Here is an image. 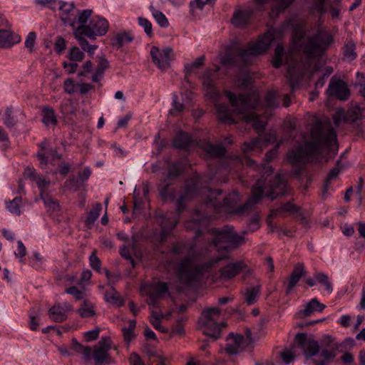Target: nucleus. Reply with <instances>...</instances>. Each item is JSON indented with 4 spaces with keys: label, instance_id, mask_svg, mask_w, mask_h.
<instances>
[{
    "label": "nucleus",
    "instance_id": "f257e3e1",
    "mask_svg": "<svg viewBox=\"0 0 365 365\" xmlns=\"http://www.w3.org/2000/svg\"><path fill=\"white\" fill-rule=\"evenodd\" d=\"M292 49L286 55L288 78L290 86L294 90L299 78L306 72H314L311 64L321 56L331 43L332 36L327 31L319 30L310 36L307 34L302 22L292 25Z\"/></svg>",
    "mask_w": 365,
    "mask_h": 365
},
{
    "label": "nucleus",
    "instance_id": "f03ea898",
    "mask_svg": "<svg viewBox=\"0 0 365 365\" xmlns=\"http://www.w3.org/2000/svg\"><path fill=\"white\" fill-rule=\"evenodd\" d=\"M212 74L207 71L202 78L203 87L205 90V96L215 103V107L219 119L225 123H236L235 117L244 120L246 123H251L254 129L257 132L262 131L266 122V116H259V94L254 92L248 96L240 95L235 96L230 91H225V94L232 107V110L228 109L226 105L217 104L220 98V94L213 84Z\"/></svg>",
    "mask_w": 365,
    "mask_h": 365
},
{
    "label": "nucleus",
    "instance_id": "7ed1b4c3",
    "mask_svg": "<svg viewBox=\"0 0 365 365\" xmlns=\"http://www.w3.org/2000/svg\"><path fill=\"white\" fill-rule=\"evenodd\" d=\"M325 148L334 154L336 153V134L332 128L329 129L326 133L322 132L321 125L316 123L312 128L310 140H305L304 145H300L296 150L289 151L287 158L293 166L305 164L318 158Z\"/></svg>",
    "mask_w": 365,
    "mask_h": 365
},
{
    "label": "nucleus",
    "instance_id": "20e7f679",
    "mask_svg": "<svg viewBox=\"0 0 365 365\" xmlns=\"http://www.w3.org/2000/svg\"><path fill=\"white\" fill-rule=\"evenodd\" d=\"M241 164L255 170H257L262 174V178L257 180L256 185L252 189V195L245 204L246 207L257 203L264 195H266L267 197L273 200L278 195H284L285 193L287 184L282 179L279 175H277L274 178V185L270 186L269 189H267L264 187L266 178L272 175L273 172L272 168L269 165L266 164L259 166L254 160L249 158H244L241 160Z\"/></svg>",
    "mask_w": 365,
    "mask_h": 365
},
{
    "label": "nucleus",
    "instance_id": "39448f33",
    "mask_svg": "<svg viewBox=\"0 0 365 365\" xmlns=\"http://www.w3.org/2000/svg\"><path fill=\"white\" fill-rule=\"evenodd\" d=\"M141 292L148 297V304L151 309L150 322L157 330L165 332L166 329L160 324L163 320L169 319L172 312H164L161 309L157 310L155 305L168 294L167 284L156 282L145 284L141 287Z\"/></svg>",
    "mask_w": 365,
    "mask_h": 365
},
{
    "label": "nucleus",
    "instance_id": "423d86ee",
    "mask_svg": "<svg viewBox=\"0 0 365 365\" xmlns=\"http://www.w3.org/2000/svg\"><path fill=\"white\" fill-rule=\"evenodd\" d=\"M285 27L282 29H269L255 41L250 42L247 48L237 51L238 60L247 63L250 58L262 54L267 51L272 42L282 38Z\"/></svg>",
    "mask_w": 365,
    "mask_h": 365
},
{
    "label": "nucleus",
    "instance_id": "0eeeda50",
    "mask_svg": "<svg viewBox=\"0 0 365 365\" xmlns=\"http://www.w3.org/2000/svg\"><path fill=\"white\" fill-rule=\"evenodd\" d=\"M199 325L202 331L214 339L220 337L222 328L225 326L220 321V310L217 308H208L203 310L199 319Z\"/></svg>",
    "mask_w": 365,
    "mask_h": 365
},
{
    "label": "nucleus",
    "instance_id": "6e6552de",
    "mask_svg": "<svg viewBox=\"0 0 365 365\" xmlns=\"http://www.w3.org/2000/svg\"><path fill=\"white\" fill-rule=\"evenodd\" d=\"M212 263L213 262H211L209 264L201 265L195 259L185 260L179 268L178 275L180 282L187 285L192 284L195 281L200 279L201 276L210 272Z\"/></svg>",
    "mask_w": 365,
    "mask_h": 365
},
{
    "label": "nucleus",
    "instance_id": "1a4fd4ad",
    "mask_svg": "<svg viewBox=\"0 0 365 365\" xmlns=\"http://www.w3.org/2000/svg\"><path fill=\"white\" fill-rule=\"evenodd\" d=\"M203 193L207 195V207H212L216 213H220L221 209H224L227 212H237V202L240 200V195L237 192H232L224 199L223 203L219 202L220 198L217 196L221 195V192L218 190H210L204 187Z\"/></svg>",
    "mask_w": 365,
    "mask_h": 365
},
{
    "label": "nucleus",
    "instance_id": "9d476101",
    "mask_svg": "<svg viewBox=\"0 0 365 365\" xmlns=\"http://www.w3.org/2000/svg\"><path fill=\"white\" fill-rule=\"evenodd\" d=\"M212 246L217 249L226 251L232 247H236L244 242L242 237L236 234L233 228L226 226L221 230H213Z\"/></svg>",
    "mask_w": 365,
    "mask_h": 365
},
{
    "label": "nucleus",
    "instance_id": "9b49d317",
    "mask_svg": "<svg viewBox=\"0 0 365 365\" xmlns=\"http://www.w3.org/2000/svg\"><path fill=\"white\" fill-rule=\"evenodd\" d=\"M79 26L85 31L86 36L91 39H95L96 36H102L107 33L109 24L106 19L99 16H94L87 26Z\"/></svg>",
    "mask_w": 365,
    "mask_h": 365
},
{
    "label": "nucleus",
    "instance_id": "f8f14e48",
    "mask_svg": "<svg viewBox=\"0 0 365 365\" xmlns=\"http://www.w3.org/2000/svg\"><path fill=\"white\" fill-rule=\"evenodd\" d=\"M150 54L153 63L162 71H166L170 68V61L174 58L173 49L169 47L160 49L157 46H153Z\"/></svg>",
    "mask_w": 365,
    "mask_h": 365
},
{
    "label": "nucleus",
    "instance_id": "ddd939ff",
    "mask_svg": "<svg viewBox=\"0 0 365 365\" xmlns=\"http://www.w3.org/2000/svg\"><path fill=\"white\" fill-rule=\"evenodd\" d=\"M295 341L303 351L304 355L308 359L316 355L319 350L318 342L311 337H307L305 334H298L295 336Z\"/></svg>",
    "mask_w": 365,
    "mask_h": 365
},
{
    "label": "nucleus",
    "instance_id": "4468645a",
    "mask_svg": "<svg viewBox=\"0 0 365 365\" xmlns=\"http://www.w3.org/2000/svg\"><path fill=\"white\" fill-rule=\"evenodd\" d=\"M327 91L330 96L339 100H346L349 96V90L346 84L344 81L334 78L331 79Z\"/></svg>",
    "mask_w": 365,
    "mask_h": 365
},
{
    "label": "nucleus",
    "instance_id": "2eb2a0df",
    "mask_svg": "<svg viewBox=\"0 0 365 365\" xmlns=\"http://www.w3.org/2000/svg\"><path fill=\"white\" fill-rule=\"evenodd\" d=\"M276 139V134L274 133H267L263 138L260 137L252 140L250 143H245L243 151L249 152L257 149L261 151L268 144L274 143Z\"/></svg>",
    "mask_w": 365,
    "mask_h": 365
},
{
    "label": "nucleus",
    "instance_id": "dca6fc26",
    "mask_svg": "<svg viewBox=\"0 0 365 365\" xmlns=\"http://www.w3.org/2000/svg\"><path fill=\"white\" fill-rule=\"evenodd\" d=\"M59 16L64 24L75 26L76 24L77 11L74 4L69 2H62L59 9Z\"/></svg>",
    "mask_w": 365,
    "mask_h": 365
},
{
    "label": "nucleus",
    "instance_id": "f3484780",
    "mask_svg": "<svg viewBox=\"0 0 365 365\" xmlns=\"http://www.w3.org/2000/svg\"><path fill=\"white\" fill-rule=\"evenodd\" d=\"M110 348V340L109 338H103L93 350V359L96 363H103L107 361L108 351Z\"/></svg>",
    "mask_w": 365,
    "mask_h": 365
},
{
    "label": "nucleus",
    "instance_id": "a211bd4d",
    "mask_svg": "<svg viewBox=\"0 0 365 365\" xmlns=\"http://www.w3.org/2000/svg\"><path fill=\"white\" fill-rule=\"evenodd\" d=\"M72 306L68 303L54 304L48 312L49 317L54 322H62L67 319L68 312L71 311Z\"/></svg>",
    "mask_w": 365,
    "mask_h": 365
},
{
    "label": "nucleus",
    "instance_id": "6ab92c4d",
    "mask_svg": "<svg viewBox=\"0 0 365 365\" xmlns=\"http://www.w3.org/2000/svg\"><path fill=\"white\" fill-rule=\"evenodd\" d=\"M227 343L225 349L228 354H235L244 349L245 340L241 335L230 334L227 339Z\"/></svg>",
    "mask_w": 365,
    "mask_h": 365
},
{
    "label": "nucleus",
    "instance_id": "aec40b11",
    "mask_svg": "<svg viewBox=\"0 0 365 365\" xmlns=\"http://www.w3.org/2000/svg\"><path fill=\"white\" fill-rule=\"evenodd\" d=\"M158 222L160 223L162 230L158 237L160 241H163L166 235L175 227L178 220L175 217H160Z\"/></svg>",
    "mask_w": 365,
    "mask_h": 365
},
{
    "label": "nucleus",
    "instance_id": "412c9836",
    "mask_svg": "<svg viewBox=\"0 0 365 365\" xmlns=\"http://www.w3.org/2000/svg\"><path fill=\"white\" fill-rule=\"evenodd\" d=\"M245 264L242 262H236L230 264L220 270V277L230 279L236 276L242 270Z\"/></svg>",
    "mask_w": 365,
    "mask_h": 365
},
{
    "label": "nucleus",
    "instance_id": "4be33fe9",
    "mask_svg": "<svg viewBox=\"0 0 365 365\" xmlns=\"http://www.w3.org/2000/svg\"><path fill=\"white\" fill-rule=\"evenodd\" d=\"M42 123L48 128H53L57 125L58 120L53 108L50 107L42 108Z\"/></svg>",
    "mask_w": 365,
    "mask_h": 365
},
{
    "label": "nucleus",
    "instance_id": "5701e85b",
    "mask_svg": "<svg viewBox=\"0 0 365 365\" xmlns=\"http://www.w3.org/2000/svg\"><path fill=\"white\" fill-rule=\"evenodd\" d=\"M252 14V11L236 10L234 12L233 17L232 19V23L236 26H244L247 24Z\"/></svg>",
    "mask_w": 365,
    "mask_h": 365
},
{
    "label": "nucleus",
    "instance_id": "b1692460",
    "mask_svg": "<svg viewBox=\"0 0 365 365\" xmlns=\"http://www.w3.org/2000/svg\"><path fill=\"white\" fill-rule=\"evenodd\" d=\"M304 274V268L303 264H297L292 271L287 285V292L289 294L292 291V289L294 288V287L297 284V283L299 282L300 278L302 277V275Z\"/></svg>",
    "mask_w": 365,
    "mask_h": 365
},
{
    "label": "nucleus",
    "instance_id": "393cba45",
    "mask_svg": "<svg viewBox=\"0 0 365 365\" xmlns=\"http://www.w3.org/2000/svg\"><path fill=\"white\" fill-rule=\"evenodd\" d=\"M78 314L83 318L91 317L95 315L96 309L94 304L88 299H83L81 307L78 309Z\"/></svg>",
    "mask_w": 365,
    "mask_h": 365
},
{
    "label": "nucleus",
    "instance_id": "a878e982",
    "mask_svg": "<svg viewBox=\"0 0 365 365\" xmlns=\"http://www.w3.org/2000/svg\"><path fill=\"white\" fill-rule=\"evenodd\" d=\"M200 146L207 154L212 157H222L225 154V150L222 145H215L208 142H205Z\"/></svg>",
    "mask_w": 365,
    "mask_h": 365
},
{
    "label": "nucleus",
    "instance_id": "bb28decb",
    "mask_svg": "<svg viewBox=\"0 0 365 365\" xmlns=\"http://www.w3.org/2000/svg\"><path fill=\"white\" fill-rule=\"evenodd\" d=\"M324 308V304L320 303L317 299L314 298L305 304L303 313L304 316L308 317L315 312H322Z\"/></svg>",
    "mask_w": 365,
    "mask_h": 365
},
{
    "label": "nucleus",
    "instance_id": "cd10ccee",
    "mask_svg": "<svg viewBox=\"0 0 365 365\" xmlns=\"http://www.w3.org/2000/svg\"><path fill=\"white\" fill-rule=\"evenodd\" d=\"M19 41V38H14L11 32L6 29L0 30V47H8Z\"/></svg>",
    "mask_w": 365,
    "mask_h": 365
},
{
    "label": "nucleus",
    "instance_id": "c85d7f7f",
    "mask_svg": "<svg viewBox=\"0 0 365 365\" xmlns=\"http://www.w3.org/2000/svg\"><path fill=\"white\" fill-rule=\"evenodd\" d=\"M260 294V287L256 286L247 288L244 294L245 301L248 305H252L257 302Z\"/></svg>",
    "mask_w": 365,
    "mask_h": 365
},
{
    "label": "nucleus",
    "instance_id": "c756f323",
    "mask_svg": "<svg viewBox=\"0 0 365 365\" xmlns=\"http://www.w3.org/2000/svg\"><path fill=\"white\" fill-rule=\"evenodd\" d=\"M105 299L107 302L114 304L117 307L123 305V299L120 294L113 288L107 290L105 294Z\"/></svg>",
    "mask_w": 365,
    "mask_h": 365
},
{
    "label": "nucleus",
    "instance_id": "7c9ffc66",
    "mask_svg": "<svg viewBox=\"0 0 365 365\" xmlns=\"http://www.w3.org/2000/svg\"><path fill=\"white\" fill-rule=\"evenodd\" d=\"M191 143L190 136L183 132L177 134L173 140V146L178 148H187Z\"/></svg>",
    "mask_w": 365,
    "mask_h": 365
},
{
    "label": "nucleus",
    "instance_id": "2f4dec72",
    "mask_svg": "<svg viewBox=\"0 0 365 365\" xmlns=\"http://www.w3.org/2000/svg\"><path fill=\"white\" fill-rule=\"evenodd\" d=\"M109 67L108 61L103 58H100L98 61V66L96 67V71L92 76V81L93 82H98L101 80L102 75L104 71Z\"/></svg>",
    "mask_w": 365,
    "mask_h": 365
},
{
    "label": "nucleus",
    "instance_id": "473e14b6",
    "mask_svg": "<svg viewBox=\"0 0 365 365\" xmlns=\"http://www.w3.org/2000/svg\"><path fill=\"white\" fill-rule=\"evenodd\" d=\"M150 10L153 18L158 25L162 28H167L169 26V21L165 15L160 11L156 9L153 4L150 6Z\"/></svg>",
    "mask_w": 365,
    "mask_h": 365
},
{
    "label": "nucleus",
    "instance_id": "72a5a7b5",
    "mask_svg": "<svg viewBox=\"0 0 365 365\" xmlns=\"http://www.w3.org/2000/svg\"><path fill=\"white\" fill-rule=\"evenodd\" d=\"M191 106V97L186 99L182 98V102L180 103L178 97H175L173 103V108L170 109V113L175 114L182 112L185 108Z\"/></svg>",
    "mask_w": 365,
    "mask_h": 365
},
{
    "label": "nucleus",
    "instance_id": "f704fd0d",
    "mask_svg": "<svg viewBox=\"0 0 365 365\" xmlns=\"http://www.w3.org/2000/svg\"><path fill=\"white\" fill-rule=\"evenodd\" d=\"M2 120L7 128H13L16 125L18 120L11 107L6 108L2 117Z\"/></svg>",
    "mask_w": 365,
    "mask_h": 365
},
{
    "label": "nucleus",
    "instance_id": "c9c22d12",
    "mask_svg": "<svg viewBox=\"0 0 365 365\" xmlns=\"http://www.w3.org/2000/svg\"><path fill=\"white\" fill-rule=\"evenodd\" d=\"M265 104L267 108H272L278 106V93L276 91H269L265 97Z\"/></svg>",
    "mask_w": 365,
    "mask_h": 365
},
{
    "label": "nucleus",
    "instance_id": "e433bc0d",
    "mask_svg": "<svg viewBox=\"0 0 365 365\" xmlns=\"http://www.w3.org/2000/svg\"><path fill=\"white\" fill-rule=\"evenodd\" d=\"M65 292L71 294L76 300L85 299L86 294L83 288L79 289L75 286H71L65 289Z\"/></svg>",
    "mask_w": 365,
    "mask_h": 365
},
{
    "label": "nucleus",
    "instance_id": "4c0bfd02",
    "mask_svg": "<svg viewBox=\"0 0 365 365\" xmlns=\"http://www.w3.org/2000/svg\"><path fill=\"white\" fill-rule=\"evenodd\" d=\"M135 321H130L128 327H123L122 329L123 335L124 340L129 344L130 341L135 337L134 329L135 328Z\"/></svg>",
    "mask_w": 365,
    "mask_h": 365
},
{
    "label": "nucleus",
    "instance_id": "58836bf2",
    "mask_svg": "<svg viewBox=\"0 0 365 365\" xmlns=\"http://www.w3.org/2000/svg\"><path fill=\"white\" fill-rule=\"evenodd\" d=\"M21 197H16L13 199V200L9 201L6 205V208L13 215H20L21 214Z\"/></svg>",
    "mask_w": 365,
    "mask_h": 365
},
{
    "label": "nucleus",
    "instance_id": "ea45409f",
    "mask_svg": "<svg viewBox=\"0 0 365 365\" xmlns=\"http://www.w3.org/2000/svg\"><path fill=\"white\" fill-rule=\"evenodd\" d=\"M315 278L317 282L324 287V290L328 294H330L332 292V286L327 275L324 273H317L315 274Z\"/></svg>",
    "mask_w": 365,
    "mask_h": 365
},
{
    "label": "nucleus",
    "instance_id": "a19ab883",
    "mask_svg": "<svg viewBox=\"0 0 365 365\" xmlns=\"http://www.w3.org/2000/svg\"><path fill=\"white\" fill-rule=\"evenodd\" d=\"M74 35L78 41L82 49L84 51L86 47L88 46L89 43L84 38L85 31L81 29L79 26L74 30Z\"/></svg>",
    "mask_w": 365,
    "mask_h": 365
},
{
    "label": "nucleus",
    "instance_id": "79ce46f5",
    "mask_svg": "<svg viewBox=\"0 0 365 365\" xmlns=\"http://www.w3.org/2000/svg\"><path fill=\"white\" fill-rule=\"evenodd\" d=\"M74 35L78 41L82 49L84 51L86 47L88 46L89 43L84 38L85 31L81 29L79 26L74 30Z\"/></svg>",
    "mask_w": 365,
    "mask_h": 365
},
{
    "label": "nucleus",
    "instance_id": "37998d69",
    "mask_svg": "<svg viewBox=\"0 0 365 365\" xmlns=\"http://www.w3.org/2000/svg\"><path fill=\"white\" fill-rule=\"evenodd\" d=\"M63 90L68 94H74L78 91V83L71 78H67L63 82Z\"/></svg>",
    "mask_w": 365,
    "mask_h": 365
},
{
    "label": "nucleus",
    "instance_id": "c03bdc74",
    "mask_svg": "<svg viewBox=\"0 0 365 365\" xmlns=\"http://www.w3.org/2000/svg\"><path fill=\"white\" fill-rule=\"evenodd\" d=\"M283 55V47L280 45H277L275 48L274 56L272 61V63L274 67L279 68L282 65Z\"/></svg>",
    "mask_w": 365,
    "mask_h": 365
},
{
    "label": "nucleus",
    "instance_id": "a18cd8bd",
    "mask_svg": "<svg viewBox=\"0 0 365 365\" xmlns=\"http://www.w3.org/2000/svg\"><path fill=\"white\" fill-rule=\"evenodd\" d=\"M84 56V53L76 46L72 47L68 55V58L71 61H81Z\"/></svg>",
    "mask_w": 365,
    "mask_h": 365
},
{
    "label": "nucleus",
    "instance_id": "49530a36",
    "mask_svg": "<svg viewBox=\"0 0 365 365\" xmlns=\"http://www.w3.org/2000/svg\"><path fill=\"white\" fill-rule=\"evenodd\" d=\"M93 11L91 9H86L80 13L77 12L76 23L80 24V26H87L86 24L88 20L91 18Z\"/></svg>",
    "mask_w": 365,
    "mask_h": 365
},
{
    "label": "nucleus",
    "instance_id": "de8ad7c7",
    "mask_svg": "<svg viewBox=\"0 0 365 365\" xmlns=\"http://www.w3.org/2000/svg\"><path fill=\"white\" fill-rule=\"evenodd\" d=\"M41 197L43 200L44 205L48 209V210L56 211L58 210L59 205L56 200H54L48 195H43Z\"/></svg>",
    "mask_w": 365,
    "mask_h": 365
},
{
    "label": "nucleus",
    "instance_id": "09e8293b",
    "mask_svg": "<svg viewBox=\"0 0 365 365\" xmlns=\"http://www.w3.org/2000/svg\"><path fill=\"white\" fill-rule=\"evenodd\" d=\"M101 211V205L100 203H97L93 209L89 212L86 222L90 224L93 223L99 217Z\"/></svg>",
    "mask_w": 365,
    "mask_h": 365
},
{
    "label": "nucleus",
    "instance_id": "8fccbe9b",
    "mask_svg": "<svg viewBox=\"0 0 365 365\" xmlns=\"http://www.w3.org/2000/svg\"><path fill=\"white\" fill-rule=\"evenodd\" d=\"M63 1L58 0H38V3L52 10H58Z\"/></svg>",
    "mask_w": 365,
    "mask_h": 365
},
{
    "label": "nucleus",
    "instance_id": "3c124183",
    "mask_svg": "<svg viewBox=\"0 0 365 365\" xmlns=\"http://www.w3.org/2000/svg\"><path fill=\"white\" fill-rule=\"evenodd\" d=\"M36 40V34L34 31L30 32L26 36L24 44L29 52H33L34 51Z\"/></svg>",
    "mask_w": 365,
    "mask_h": 365
},
{
    "label": "nucleus",
    "instance_id": "603ef678",
    "mask_svg": "<svg viewBox=\"0 0 365 365\" xmlns=\"http://www.w3.org/2000/svg\"><path fill=\"white\" fill-rule=\"evenodd\" d=\"M354 50V44L352 42L347 43L344 47V53L345 57L350 61L354 60L356 56Z\"/></svg>",
    "mask_w": 365,
    "mask_h": 365
},
{
    "label": "nucleus",
    "instance_id": "864d4df0",
    "mask_svg": "<svg viewBox=\"0 0 365 365\" xmlns=\"http://www.w3.org/2000/svg\"><path fill=\"white\" fill-rule=\"evenodd\" d=\"M281 357L286 364L291 363L295 357V351L294 348L285 349L281 353Z\"/></svg>",
    "mask_w": 365,
    "mask_h": 365
},
{
    "label": "nucleus",
    "instance_id": "5fc2aeb1",
    "mask_svg": "<svg viewBox=\"0 0 365 365\" xmlns=\"http://www.w3.org/2000/svg\"><path fill=\"white\" fill-rule=\"evenodd\" d=\"M138 24L144 29L147 35L151 36L153 35L152 24L147 19L138 18Z\"/></svg>",
    "mask_w": 365,
    "mask_h": 365
},
{
    "label": "nucleus",
    "instance_id": "6e6d98bb",
    "mask_svg": "<svg viewBox=\"0 0 365 365\" xmlns=\"http://www.w3.org/2000/svg\"><path fill=\"white\" fill-rule=\"evenodd\" d=\"M73 348L76 351L82 353L86 359H88L90 358L91 355V347L83 346L81 344L77 342H73Z\"/></svg>",
    "mask_w": 365,
    "mask_h": 365
},
{
    "label": "nucleus",
    "instance_id": "4d7b16f0",
    "mask_svg": "<svg viewBox=\"0 0 365 365\" xmlns=\"http://www.w3.org/2000/svg\"><path fill=\"white\" fill-rule=\"evenodd\" d=\"M14 255L21 262L24 261V257L26 255V248L21 241L17 242V250Z\"/></svg>",
    "mask_w": 365,
    "mask_h": 365
},
{
    "label": "nucleus",
    "instance_id": "13d9d810",
    "mask_svg": "<svg viewBox=\"0 0 365 365\" xmlns=\"http://www.w3.org/2000/svg\"><path fill=\"white\" fill-rule=\"evenodd\" d=\"M116 43L121 46L125 43L130 42L132 41V38L127 33H119L115 36Z\"/></svg>",
    "mask_w": 365,
    "mask_h": 365
},
{
    "label": "nucleus",
    "instance_id": "bf43d9fd",
    "mask_svg": "<svg viewBox=\"0 0 365 365\" xmlns=\"http://www.w3.org/2000/svg\"><path fill=\"white\" fill-rule=\"evenodd\" d=\"M35 182L37 184L38 187L41 190V197L43 196V191L48 187L50 181L46 180L44 178L38 176L37 180H36Z\"/></svg>",
    "mask_w": 365,
    "mask_h": 365
},
{
    "label": "nucleus",
    "instance_id": "052dcab7",
    "mask_svg": "<svg viewBox=\"0 0 365 365\" xmlns=\"http://www.w3.org/2000/svg\"><path fill=\"white\" fill-rule=\"evenodd\" d=\"M340 173V170L338 168H334L331 170L329 175L325 181L324 189L328 190L329 182L336 179Z\"/></svg>",
    "mask_w": 365,
    "mask_h": 365
},
{
    "label": "nucleus",
    "instance_id": "680f3d73",
    "mask_svg": "<svg viewBox=\"0 0 365 365\" xmlns=\"http://www.w3.org/2000/svg\"><path fill=\"white\" fill-rule=\"evenodd\" d=\"M30 260L31 264L36 269L39 268L43 262V258L38 252L34 253L33 256L30 258Z\"/></svg>",
    "mask_w": 365,
    "mask_h": 365
},
{
    "label": "nucleus",
    "instance_id": "e2e57ef3",
    "mask_svg": "<svg viewBox=\"0 0 365 365\" xmlns=\"http://www.w3.org/2000/svg\"><path fill=\"white\" fill-rule=\"evenodd\" d=\"M24 177L35 182L38 175L36 174L35 169L33 168H26L24 172Z\"/></svg>",
    "mask_w": 365,
    "mask_h": 365
},
{
    "label": "nucleus",
    "instance_id": "0e129e2a",
    "mask_svg": "<svg viewBox=\"0 0 365 365\" xmlns=\"http://www.w3.org/2000/svg\"><path fill=\"white\" fill-rule=\"evenodd\" d=\"M90 264L93 269L100 271L101 262L94 252L89 257Z\"/></svg>",
    "mask_w": 365,
    "mask_h": 365
},
{
    "label": "nucleus",
    "instance_id": "69168bd1",
    "mask_svg": "<svg viewBox=\"0 0 365 365\" xmlns=\"http://www.w3.org/2000/svg\"><path fill=\"white\" fill-rule=\"evenodd\" d=\"M99 335V329H96L84 333L83 336L86 341H90L98 338Z\"/></svg>",
    "mask_w": 365,
    "mask_h": 365
},
{
    "label": "nucleus",
    "instance_id": "338daca9",
    "mask_svg": "<svg viewBox=\"0 0 365 365\" xmlns=\"http://www.w3.org/2000/svg\"><path fill=\"white\" fill-rule=\"evenodd\" d=\"M63 66L64 69L68 73H74L77 71V68L78 67V65L74 62H63Z\"/></svg>",
    "mask_w": 365,
    "mask_h": 365
},
{
    "label": "nucleus",
    "instance_id": "774afa93",
    "mask_svg": "<svg viewBox=\"0 0 365 365\" xmlns=\"http://www.w3.org/2000/svg\"><path fill=\"white\" fill-rule=\"evenodd\" d=\"M205 58L203 56H201L200 58H197L195 61H194L190 64H188L185 66L186 69L191 71L192 68H199L204 63Z\"/></svg>",
    "mask_w": 365,
    "mask_h": 365
}]
</instances>
